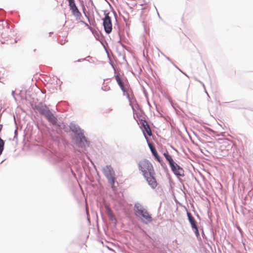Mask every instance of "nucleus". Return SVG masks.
<instances>
[{"label":"nucleus","instance_id":"nucleus-1","mask_svg":"<svg viewBox=\"0 0 253 253\" xmlns=\"http://www.w3.org/2000/svg\"><path fill=\"white\" fill-rule=\"evenodd\" d=\"M138 167L143 176H146L149 174H155L153 166L148 160L143 159L140 161L138 163Z\"/></svg>","mask_w":253,"mask_h":253},{"label":"nucleus","instance_id":"nucleus-2","mask_svg":"<svg viewBox=\"0 0 253 253\" xmlns=\"http://www.w3.org/2000/svg\"><path fill=\"white\" fill-rule=\"evenodd\" d=\"M135 214L138 217H142L147 223L152 221V217L146 210L140 205H135L134 207Z\"/></svg>","mask_w":253,"mask_h":253},{"label":"nucleus","instance_id":"nucleus-3","mask_svg":"<svg viewBox=\"0 0 253 253\" xmlns=\"http://www.w3.org/2000/svg\"><path fill=\"white\" fill-rule=\"evenodd\" d=\"M103 171L108 181L112 185V187H113L115 181V174L113 169L111 166H107L103 169Z\"/></svg>","mask_w":253,"mask_h":253},{"label":"nucleus","instance_id":"nucleus-4","mask_svg":"<svg viewBox=\"0 0 253 253\" xmlns=\"http://www.w3.org/2000/svg\"><path fill=\"white\" fill-rule=\"evenodd\" d=\"M68 1L69 2L70 9L71 10L72 14L77 20L80 19L82 14L76 6L75 0H68Z\"/></svg>","mask_w":253,"mask_h":253},{"label":"nucleus","instance_id":"nucleus-5","mask_svg":"<svg viewBox=\"0 0 253 253\" xmlns=\"http://www.w3.org/2000/svg\"><path fill=\"white\" fill-rule=\"evenodd\" d=\"M102 20L105 31L106 33L110 34L112 31V23L111 18L109 16V13L105 14Z\"/></svg>","mask_w":253,"mask_h":253},{"label":"nucleus","instance_id":"nucleus-6","mask_svg":"<svg viewBox=\"0 0 253 253\" xmlns=\"http://www.w3.org/2000/svg\"><path fill=\"white\" fill-rule=\"evenodd\" d=\"M115 78L121 89L128 84L127 80L121 76L120 73L116 74L115 75Z\"/></svg>","mask_w":253,"mask_h":253},{"label":"nucleus","instance_id":"nucleus-7","mask_svg":"<svg viewBox=\"0 0 253 253\" xmlns=\"http://www.w3.org/2000/svg\"><path fill=\"white\" fill-rule=\"evenodd\" d=\"M121 90L123 92L124 95L126 96L128 99L131 102V99L134 98V95L129 84Z\"/></svg>","mask_w":253,"mask_h":253},{"label":"nucleus","instance_id":"nucleus-8","mask_svg":"<svg viewBox=\"0 0 253 253\" xmlns=\"http://www.w3.org/2000/svg\"><path fill=\"white\" fill-rule=\"evenodd\" d=\"M155 174H149L146 176H144L149 185L152 188H155L157 186V182L154 176Z\"/></svg>","mask_w":253,"mask_h":253},{"label":"nucleus","instance_id":"nucleus-9","mask_svg":"<svg viewBox=\"0 0 253 253\" xmlns=\"http://www.w3.org/2000/svg\"><path fill=\"white\" fill-rule=\"evenodd\" d=\"M140 123L141 126L143 127L144 130L146 132V133L149 135H152V132L150 129V126L148 125V123L146 121L144 120H141L140 121Z\"/></svg>","mask_w":253,"mask_h":253},{"label":"nucleus","instance_id":"nucleus-10","mask_svg":"<svg viewBox=\"0 0 253 253\" xmlns=\"http://www.w3.org/2000/svg\"><path fill=\"white\" fill-rule=\"evenodd\" d=\"M173 172L176 175L179 176L184 175V170L176 163L174 165L173 167H170Z\"/></svg>","mask_w":253,"mask_h":253},{"label":"nucleus","instance_id":"nucleus-11","mask_svg":"<svg viewBox=\"0 0 253 253\" xmlns=\"http://www.w3.org/2000/svg\"><path fill=\"white\" fill-rule=\"evenodd\" d=\"M149 146L150 149V150L151 151V152H152V154L153 155V156L155 157V159L159 162L160 163L161 162V159H160V158L159 156L158 155V154L157 153V152L156 149L151 144H149Z\"/></svg>","mask_w":253,"mask_h":253},{"label":"nucleus","instance_id":"nucleus-12","mask_svg":"<svg viewBox=\"0 0 253 253\" xmlns=\"http://www.w3.org/2000/svg\"><path fill=\"white\" fill-rule=\"evenodd\" d=\"M164 155L167 160L169 162L170 167H173L175 162L173 161L171 157L169 154L168 152L164 153Z\"/></svg>","mask_w":253,"mask_h":253},{"label":"nucleus","instance_id":"nucleus-13","mask_svg":"<svg viewBox=\"0 0 253 253\" xmlns=\"http://www.w3.org/2000/svg\"><path fill=\"white\" fill-rule=\"evenodd\" d=\"M187 216L188 217V219L189 220V222L191 223L192 227L193 228V227H195L196 226H197L196 224V221H195L194 218L192 216L191 214L188 212H187Z\"/></svg>","mask_w":253,"mask_h":253},{"label":"nucleus","instance_id":"nucleus-14","mask_svg":"<svg viewBox=\"0 0 253 253\" xmlns=\"http://www.w3.org/2000/svg\"><path fill=\"white\" fill-rule=\"evenodd\" d=\"M38 110L40 112V113L43 115V112L47 111L48 109L46 106H42L41 107L39 106L37 107Z\"/></svg>","mask_w":253,"mask_h":253},{"label":"nucleus","instance_id":"nucleus-15","mask_svg":"<svg viewBox=\"0 0 253 253\" xmlns=\"http://www.w3.org/2000/svg\"><path fill=\"white\" fill-rule=\"evenodd\" d=\"M43 115L46 117V118L48 120V119L51 117V116L53 114L48 109L47 111L43 112Z\"/></svg>","mask_w":253,"mask_h":253},{"label":"nucleus","instance_id":"nucleus-16","mask_svg":"<svg viewBox=\"0 0 253 253\" xmlns=\"http://www.w3.org/2000/svg\"><path fill=\"white\" fill-rule=\"evenodd\" d=\"M48 120L53 125H55L57 122V119L53 114L51 116Z\"/></svg>","mask_w":253,"mask_h":253},{"label":"nucleus","instance_id":"nucleus-17","mask_svg":"<svg viewBox=\"0 0 253 253\" xmlns=\"http://www.w3.org/2000/svg\"><path fill=\"white\" fill-rule=\"evenodd\" d=\"M4 144V141L0 137V155L1 154L3 150Z\"/></svg>","mask_w":253,"mask_h":253},{"label":"nucleus","instance_id":"nucleus-18","mask_svg":"<svg viewBox=\"0 0 253 253\" xmlns=\"http://www.w3.org/2000/svg\"><path fill=\"white\" fill-rule=\"evenodd\" d=\"M102 89L104 91H108L110 89V87L107 83H104L102 87Z\"/></svg>","mask_w":253,"mask_h":253},{"label":"nucleus","instance_id":"nucleus-19","mask_svg":"<svg viewBox=\"0 0 253 253\" xmlns=\"http://www.w3.org/2000/svg\"><path fill=\"white\" fill-rule=\"evenodd\" d=\"M193 228L194 229V232H195L196 236H197V237L199 236V232L197 226H196L195 227H193Z\"/></svg>","mask_w":253,"mask_h":253},{"label":"nucleus","instance_id":"nucleus-20","mask_svg":"<svg viewBox=\"0 0 253 253\" xmlns=\"http://www.w3.org/2000/svg\"><path fill=\"white\" fill-rule=\"evenodd\" d=\"M108 215H109V216L111 217V218H113L114 217V215H113V212L110 209H108Z\"/></svg>","mask_w":253,"mask_h":253},{"label":"nucleus","instance_id":"nucleus-21","mask_svg":"<svg viewBox=\"0 0 253 253\" xmlns=\"http://www.w3.org/2000/svg\"><path fill=\"white\" fill-rule=\"evenodd\" d=\"M139 4L141 6H144V7H143L142 8H145L146 7V6L147 5V2H146L145 1H144L143 3H140V2H139Z\"/></svg>","mask_w":253,"mask_h":253},{"label":"nucleus","instance_id":"nucleus-22","mask_svg":"<svg viewBox=\"0 0 253 253\" xmlns=\"http://www.w3.org/2000/svg\"><path fill=\"white\" fill-rule=\"evenodd\" d=\"M237 228H238V230L239 231V232L241 233H242L243 231H242V229H241V228L240 227H238Z\"/></svg>","mask_w":253,"mask_h":253},{"label":"nucleus","instance_id":"nucleus-23","mask_svg":"<svg viewBox=\"0 0 253 253\" xmlns=\"http://www.w3.org/2000/svg\"><path fill=\"white\" fill-rule=\"evenodd\" d=\"M2 127H3L2 125L0 124V132L1 131Z\"/></svg>","mask_w":253,"mask_h":253},{"label":"nucleus","instance_id":"nucleus-24","mask_svg":"<svg viewBox=\"0 0 253 253\" xmlns=\"http://www.w3.org/2000/svg\"><path fill=\"white\" fill-rule=\"evenodd\" d=\"M84 24H85V25L86 26H87V27H88V28H89V26H88V25L87 24H86V23H84Z\"/></svg>","mask_w":253,"mask_h":253},{"label":"nucleus","instance_id":"nucleus-25","mask_svg":"<svg viewBox=\"0 0 253 253\" xmlns=\"http://www.w3.org/2000/svg\"><path fill=\"white\" fill-rule=\"evenodd\" d=\"M83 139H84L85 140V138L84 136V137H83Z\"/></svg>","mask_w":253,"mask_h":253}]
</instances>
